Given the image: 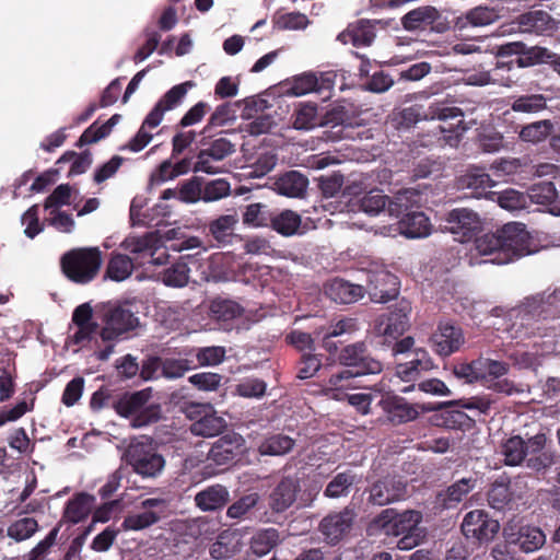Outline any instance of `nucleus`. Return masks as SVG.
<instances>
[{
  "label": "nucleus",
  "mask_w": 560,
  "mask_h": 560,
  "mask_svg": "<svg viewBox=\"0 0 560 560\" xmlns=\"http://www.w3.org/2000/svg\"><path fill=\"white\" fill-rule=\"evenodd\" d=\"M546 444L547 436L544 433H537L527 440L513 435L502 441L499 454L506 466L515 467L525 463L530 470L541 472L556 463V453L544 451Z\"/></svg>",
  "instance_id": "nucleus-3"
},
{
  "label": "nucleus",
  "mask_w": 560,
  "mask_h": 560,
  "mask_svg": "<svg viewBox=\"0 0 560 560\" xmlns=\"http://www.w3.org/2000/svg\"><path fill=\"white\" fill-rule=\"evenodd\" d=\"M529 234L518 222L505 224L494 233H486L475 240L478 255L489 256L485 262L505 265L530 254Z\"/></svg>",
  "instance_id": "nucleus-1"
},
{
  "label": "nucleus",
  "mask_w": 560,
  "mask_h": 560,
  "mask_svg": "<svg viewBox=\"0 0 560 560\" xmlns=\"http://www.w3.org/2000/svg\"><path fill=\"white\" fill-rule=\"evenodd\" d=\"M192 85L194 83L191 81L174 85L162 96L158 104H162V107L165 112L174 109L182 103L183 98L188 92V89H190Z\"/></svg>",
  "instance_id": "nucleus-63"
},
{
  "label": "nucleus",
  "mask_w": 560,
  "mask_h": 560,
  "mask_svg": "<svg viewBox=\"0 0 560 560\" xmlns=\"http://www.w3.org/2000/svg\"><path fill=\"white\" fill-rule=\"evenodd\" d=\"M527 200L537 205H551L550 213L560 215V203H556L557 189L551 182H541L533 185L526 194Z\"/></svg>",
  "instance_id": "nucleus-35"
},
{
  "label": "nucleus",
  "mask_w": 560,
  "mask_h": 560,
  "mask_svg": "<svg viewBox=\"0 0 560 560\" xmlns=\"http://www.w3.org/2000/svg\"><path fill=\"white\" fill-rule=\"evenodd\" d=\"M280 542V534L273 527L257 530L250 538V550L261 557L270 552Z\"/></svg>",
  "instance_id": "nucleus-40"
},
{
  "label": "nucleus",
  "mask_w": 560,
  "mask_h": 560,
  "mask_svg": "<svg viewBox=\"0 0 560 560\" xmlns=\"http://www.w3.org/2000/svg\"><path fill=\"white\" fill-rule=\"evenodd\" d=\"M245 441L242 435L231 432L219 438L208 453V460L218 466H228L244 452Z\"/></svg>",
  "instance_id": "nucleus-17"
},
{
  "label": "nucleus",
  "mask_w": 560,
  "mask_h": 560,
  "mask_svg": "<svg viewBox=\"0 0 560 560\" xmlns=\"http://www.w3.org/2000/svg\"><path fill=\"white\" fill-rule=\"evenodd\" d=\"M275 190L285 197L301 198L308 186V179L298 171H289L280 175L273 183Z\"/></svg>",
  "instance_id": "nucleus-31"
},
{
  "label": "nucleus",
  "mask_w": 560,
  "mask_h": 560,
  "mask_svg": "<svg viewBox=\"0 0 560 560\" xmlns=\"http://www.w3.org/2000/svg\"><path fill=\"white\" fill-rule=\"evenodd\" d=\"M124 458L142 478H156L165 468V458L151 440L137 441L128 445Z\"/></svg>",
  "instance_id": "nucleus-7"
},
{
  "label": "nucleus",
  "mask_w": 560,
  "mask_h": 560,
  "mask_svg": "<svg viewBox=\"0 0 560 560\" xmlns=\"http://www.w3.org/2000/svg\"><path fill=\"white\" fill-rule=\"evenodd\" d=\"M189 267L186 262L178 260L164 269L161 273L162 281L167 287L182 288L189 281Z\"/></svg>",
  "instance_id": "nucleus-45"
},
{
  "label": "nucleus",
  "mask_w": 560,
  "mask_h": 560,
  "mask_svg": "<svg viewBox=\"0 0 560 560\" xmlns=\"http://www.w3.org/2000/svg\"><path fill=\"white\" fill-rule=\"evenodd\" d=\"M94 501L95 498L86 492L74 494L66 504L63 518L71 524L82 522L91 513Z\"/></svg>",
  "instance_id": "nucleus-33"
},
{
  "label": "nucleus",
  "mask_w": 560,
  "mask_h": 560,
  "mask_svg": "<svg viewBox=\"0 0 560 560\" xmlns=\"http://www.w3.org/2000/svg\"><path fill=\"white\" fill-rule=\"evenodd\" d=\"M545 50L538 47H527L522 42H511L497 47L494 55L498 57L516 55L517 68H526L537 63Z\"/></svg>",
  "instance_id": "nucleus-24"
},
{
  "label": "nucleus",
  "mask_w": 560,
  "mask_h": 560,
  "mask_svg": "<svg viewBox=\"0 0 560 560\" xmlns=\"http://www.w3.org/2000/svg\"><path fill=\"white\" fill-rule=\"evenodd\" d=\"M318 529L324 540L335 546L350 533V508L345 506L339 512H331L319 523Z\"/></svg>",
  "instance_id": "nucleus-19"
},
{
  "label": "nucleus",
  "mask_w": 560,
  "mask_h": 560,
  "mask_svg": "<svg viewBox=\"0 0 560 560\" xmlns=\"http://www.w3.org/2000/svg\"><path fill=\"white\" fill-rule=\"evenodd\" d=\"M397 230L408 238H422L431 234L432 224L423 212H407L398 222Z\"/></svg>",
  "instance_id": "nucleus-29"
},
{
  "label": "nucleus",
  "mask_w": 560,
  "mask_h": 560,
  "mask_svg": "<svg viewBox=\"0 0 560 560\" xmlns=\"http://www.w3.org/2000/svg\"><path fill=\"white\" fill-rule=\"evenodd\" d=\"M210 311L217 320L228 322L241 316L243 308L234 301L217 299L211 302Z\"/></svg>",
  "instance_id": "nucleus-51"
},
{
  "label": "nucleus",
  "mask_w": 560,
  "mask_h": 560,
  "mask_svg": "<svg viewBox=\"0 0 560 560\" xmlns=\"http://www.w3.org/2000/svg\"><path fill=\"white\" fill-rule=\"evenodd\" d=\"M203 178L194 176L179 184L178 200L184 203H196L202 200Z\"/></svg>",
  "instance_id": "nucleus-53"
},
{
  "label": "nucleus",
  "mask_w": 560,
  "mask_h": 560,
  "mask_svg": "<svg viewBox=\"0 0 560 560\" xmlns=\"http://www.w3.org/2000/svg\"><path fill=\"white\" fill-rule=\"evenodd\" d=\"M291 124L294 129L310 130L317 125V107L312 104L301 105L291 116Z\"/></svg>",
  "instance_id": "nucleus-50"
},
{
  "label": "nucleus",
  "mask_w": 560,
  "mask_h": 560,
  "mask_svg": "<svg viewBox=\"0 0 560 560\" xmlns=\"http://www.w3.org/2000/svg\"><path fill=\"white\" fill-rule=\"evenodd\" d=\"M547 107V100L542 94H525L514 97L511 109L515 113L536 114Z\"/></svg>",
  "instance_id": "nucleus-43"
},
{
  "label": "nucleus",
  "mask_w": 560,
  "mask_h": 560,
  "mask_svg": "<svg viewBox=\"0 0 560 560\" xmlns=\"http://www.w3.org/2000/svg\"><path fill=\"white\" fill-rule=\"evenodd\" d=\"M516 24L520 32L536 35L550 34L556 27L553 19L541 10L521 14L516 20Z\"/></svg>",
  "instance_id": "nucleus-27"
},
{
  "label": "nucleus",
  "mask_w": 560,
  "mask_h": 560,
  "mask_svg": "<svg viewBox=\"0 0 560 560\" xmlns=\"http://www.w3.org/2000/svg\"><path fill=\"white\" fill-rule=\"evenodd\" d=\"M446 230L460 243L470 241L482 229L479 214L467 208H457L450 211L445 219Z\"/></svg>",
  "instance_id": "nucleus-13"
},
{
  "label": "nucleus",
  "mask_w": 560,
  "mask_h": 560,
  "mask_svg": "<svg viewBox=\"0 0 560 560\" xmlns=\"http://www.w3.org/2000/svg\"><path fill=\"white\" fill-rule=\"evenodd\" d=\"M156 238L152 233H147L143 236L127 237L122 243L121 247L132 254H141L150 252L153 257Z\"/></svg>",
  "instance_id": "nucleus-59"
},
{
  "label": "nucleus",
  "mask_w": 560,
  "mask_h": 560,
  "mask_svg": "<svg viewBox=\"0 0 560 560\" xmlns=\"http://www.w3.org/2000/svg\"><path fill=\"white\" fill-rule=\"evenodd\" d=\"M271 213L261 203H250L243 213V222L254 226H265L270 223Z\"/></svg>",
  "instance_id": "nucleus-62"
},
{
  "label": "nucleus",
  "mask_w": 560,
  "mask_h": 560,
  "mask_svg": "<svg viewBox=\"0 0 560 560\" xmlns=\"http://www.w3.org/2000/svg\"><path fill=\"white\" fill-rule=\"evenodd\" d=\"M559 302L560 290L533 296L527 306L513 310L510 316L515 320L508 329L510 337L523 339L533 335L535 332L534 318H547L549 314L553 313V308Z\"/></svg>",
  "instance_id": "nucleus-5"
},
{
  "label": "nucleus",
  "mask_w": 560,
  "mask_h": 560,
  "mask_svg": "<svg viewBox=\"0 0 560 560\" xmlns=\"http://www.w3.org/2000/svg\"><path fill=\"white\" fill-rule=\"evenodd\" d=\"M258 501L259 494L257 492L245 494L228 508L226 516L235 520L245 518Z\"/></svg>",
  "instance_id": "nucleus-56"
},
{
  "label": "nucleus",
  "mask_w": 560,
  "mask_h": 560,
  "mask_svg": "<svg viewBox=\"0 0 560 560\" xmlns=\"http://www.w3.org/2000/svg\"><path fill=\"white\" fill-rule=\"evenodd\" d=\"M411 306L408 302H399L388 314L381 315L374 325L375 334L384 338V342L390 343L397 340L408 328V314Z\"/></svg>",
  "instance_id": "nucleus-12"
},
{
  "label": "nucleus",
  "mask_w": 560,
  "mask_h": 560,
  "mask_svg": "<svg viewBox=\"0 0 560 560\" xmlns=\"http://www.w3.org/2000/svg\"><path fill=\"white\" fill-rule=\"evenodd\" d=\"M388 197L380 190H371L357 202L358 210L370 215H376L381 211H387Z\"/></svg>",
  "instance_id": "nucleus-46"
},
{
  "label": "nucleus",
  "mask_w": 560,
  "mask_h": 560,
  "mask_svg": "<svg viewBox=\"0 0 560 560\" xmlns=\"http://www.w3.org/2000/svg\"><path fill=\"white\" fill-rule=\"evenodd\" d=\"M491 199L497 200L499 206L509 211L526 208L527 196L515 189H506L501 192H490Z\"/></svg>",
  "instance_id": "nucleus-48"
},
{
  "label": "nucleus",
  "mask_w": 560,
  "mask_h": 560,
  "mask_svg": "<svg viewBox=\"0 0 560 560\" xmlns=\"http://www.w3.org/2000/svg\"><path fill=\"white\" fill-rule=\"evenodd\" d=\"M406 495V485L401 479L387 477L374 483L369 500L375 505H385Z\"/></svg>",
  "instance_id": "nucleus-21"
},
{
  "label": "nucleus",
  "mask_w": 560,
  "mask_h": 560,
  "mask_svg": "<svg viewBox=\"0 0 560 560\" xmlns=\"http://www.w3.org/2000/svg\"><path fill=\"white\" fill-rule=\"evenodd\" d=\"M105 326L100 335L104 341H113L120 335L132 330L139 324L138 317L128 305H115L104 314Z\"/></svg>",
  "instance_id": "nucleus-15"
},
{
  "label": "nucleus",
  "mask_w": 560,
  "mask_h": 560,
  "mask_svg": "<svg viewBox=\"0 0 560 560\" xmlns=\"http://www.w3.org/2000/svg\"><path fill=\"white\" fill-rule=\"evenodd\" d=\"M427 200L424 192L418 188H405L388 198L387 212L399 218L412 208H419Z\"/></svg>",
  "instance_id": "nucleus-25"
},
{
  "label": "nucleus",
  "mask_w": 560,
  "mask_h": 560,
  "mask_svg": "<svg viewBox=\"0 0 560 560\" xmlns=\"http://www.w3.org/2000/svg\"><path fill=\"white\" fill-rule=\"evenodd\" d=\"M441 19L440 11L433 5H421L407 12L400 23L408 32L422 31Z\"/></svg>",
  "instance_id": "nucleus-26"
},
{
  "label": "nucleus",
  "mask_w": 560,
  "mask_h": 560,
  "mask_svg": "<svg viewBox=\"0 0 560 560\" xmlns=\"http://www.w3.org/2000/svg\"><path fill=\"white\" fill-rule=\"evenodd\" d=\"M510 527L504 528V535L510 542H515L524 552H534L540 549L546 542V535L536 526H523L517 535L510 532Z\"/></svg>",
  "instance_id": "nucleus-28"
},
{
  "label": "nucleus",
  "mask_w": 560,
  "mask_h": 560,
  "mask_svg": "<svg viewBox=\"0 0 560 560\" xmlns=\"http://www.w3.org/2000/svg\"><path fill=\"white\" fill-rule=\"evenodd\" d=\"M207 136L203 135L201 140V144L205 148L197 153L192 172L215 174L218 173V167L212 164V161L219 162L233 154L235 152V144L225 137H219L207 142Z\"/></svg>",
  "instance_id": "nucleus-11"
},
{
  "label": "nucleus",
  "mask_w": 560,
  "mask_h": 560,
  "mask_svg": "<svg viewBox=\"0 0 560 560\" xmlns=\"http://www.w3.org/2000/svg\"><path fill=\"white\" fill-rule=\"evenodd\" d=\"M307 23V16L300 12L278 14L273 18L275 27L278 30H302Z\"/></svg>",
  "instance_id": "nucleus-64"
},
{
  "label": "nucleus",
  "mask_w": 560,
  "mask_h": 560,
  "mask_svg": "<svg viewBox=\"0 0 560 560\" xmlns=\"http://www.w3.org/2000/svg\"><path fill=\"white\" fill-rule=\"evenodd\" d=\"M72 162L70 166L69 175H80L86 172L91 166L93 159L92 153L85 150L81 153L74 151L65 152L58 160L57 164Z\"/></svg>",
  "instance_id": "nucleus-52"
},
{
  "label": "nucleus",
  "mask_w": 560,
  "mask_h": 560,
  "mask_svg": "<svg viewBox=\"0 0 560 560\" xmlns=\"http://www.w3.org/2000/svg\"><path fill=\"white\" fill-rule=\"evenodd\" d=\"M301 222L300 214L292 210L272 212L270 217V226L283 236L294 235L298 232Z\"/></svg>",
  "instance_id": "nucleus-39"
},
{
  "label": "nucleus",
  "mask_w": 560,
  "mask_h": 560,
  "mask_svg": "<svg viewBox=\"0 0 560 560\" xmlns=\"http://www.w3.org/2000/svg\"><path fill=\"white\" fill-rule=\"evenodd\" d=\"M350 330V319L341 318L336 323H331L327 328V332L323 337V347L330 354L335 355L338 352L336 338L347 335Z\"/></svg>",
  "instance_id": "nucleus-49"
},
{
  "label": "nucleus",
  "mask_w": 560,
  "mask_h": 560,
  "mask_svg": "<svg viewBox=\"0 0 560 560\" xmlns=\"http://www.w3.org/2000/svg\"><path fill=\"white\" fill-rule=\"evenodd\" d=\"M415 340L412 337H406L397 341L393 347V355L405 354L411 352L412 358L404 363L395 366V377L401 382H415L422 372L430 371L434 368V363L427 350L422 348L412 349Z\"/></svg>",
  "instance_id": "nucleus-8"
},
{
  "label": "nucleus",
  "mask_w": 560,
  "mask_h": 560,
  "mask_svg": "<svg viewBox=\"0 0 560 560\" xmlns=\"http://www.w3.org/2000/svg\"><path fill=\"white\" fill-rule=\"evenodd\" d=\"M422 514L419 511L407 510L398 513L394 509H386L374 520V526L388 536H400L419 528Z\"/></svg>",
  "instance_id": "nucleus-10"
},
{
  "label": "nucleus",
  "mask_w": 560,
  "mask_h": 560,
  "mask_svg": "<svg viewBox=\"0 0 560 560\" xmlns=\"http://www.w3.org/2000/svg\"><path fill=\"white\" fill-rule=\"evenodd\" d=\"M132 259L120 253H113L107 262L106 276L114 281L127 279L133 271Z\"/></svg>",
  "instance_id": "nucleus-42"
},
{
  "label": "nucleus",
  "mask_w": 560,
  "mask_h": 560,
  "mask_svg": "<svg viewBox=\"0 0 560 560\" xmlns=\"http://www.w3.org/2000/svg\"><path fill=\"white\" fill-rule=\"evenodd\" d=\"M476 480L472 478H463L451 485L438 497L440 505L444 509L456 506L475 488Z\"/></svg>",
  "instance_id": "nucleus-36"
},
{
  "label": "nucleus",
  "mask_w": 560,
  "mask_h": 560,
  "mask_svg": "<svg viewBox=\"0 0 560 560\" xmlns=\"http://www.w3.org/2000/svg\"><path fill=\"white\" fill-rule=\"evenodd\" d=\"M378 21L360 20L357 22L354 30H352V45L368 46L375 38V26Z\"/></svg>",
  "instance_id": "nucleus-60"
},
{
  "label": "nucleus",
  "mask_w": 560,
  "mask_h": 560,
  "mask_svg": "<svg viewBox=\"0 0 560 560\" xmlns=\"http://www.w3.org/2000/svg\"><path fill=\"white\" fill-rule=\"evenodd\" d=\"M238 223L237 214H223L208 224L210 235L221 245L232 244L236 236L234 231Z\"/></svg>",
  "instance_id": "nucleus-34"
},
{
  "label": "nucleus",
  "mask_w": 560,
  "mask_h": 560,
  "mask_svg": "<svg viewBox=\"0 0 560 560\" xmlns=\"http://www.w3.org/2000/svg\"><path fill=\"white\" fill-rule=\"evenodd\" d=\"M432 341L438 354L448 357L462 348L465 337L460 327L446 323L439 326Z\"/></svg>",
  "instance_id": "nucleus-20"
},
{
  "label": "nucleus",
  "mask_w": 560,
  "mask_h": 560,
  "mask_svg": "<svg viewBox=\"0 0 560 560\" xmlns=\"http://www.w3.org/2000/svg\"><path fill=\"white\" fill-rule=\"evenodd\" d=\"M229 501V490L220 483L209 486L195 495L196 506L203 512L220 510Z\"/></svg>",
  "instance_id": "nucleus-30"
},
{
  "label": "nucleus",
  "mask_w": 560,
  "mask_h": 560,
  "mask_svg": "<svg viewBox=\"0 0 560 560\" xmlns=\"http://www.w3.org/2000/svg\"><path fill=\"white\" fill-rule=\"evenodd\" d=\"M231 192V185L224 178H218L203 183L202 201L212 202L228 197Z\"/></svg>",
  "instance_id": "nucleus-58"
},
{
  "label": "nucleus",
  "mask_w": 560,
  "mask_h": 560,
  "mask_svg": "<svg viewBox=\"0 0 560 560\" xmlns=\"http://www.w3.org/2000/svg\"><path fill=\"white\" fill-rule=\"evenodd\" d=\"M500 529L497 520L491 518L482 510L468 512L462 523V532L467 539H472L479 544L491 541Z\"/></svg>",
  "instance_id": "nucleus-14"
},
{
  "label": "nucleus",
  "mask_w": 560,
  "mask_h": 560,
  "mask_svg": "<svg viewBox=\"0 0 560 560\" xmlns=\"http://www.w3.org/2000/svg\"><path fill=\"white\" fill-rule=\"evenodd\" d=\"M197 408L205 409V415L191 423L190 431L192 434L198 436H214L224 430L226 427L225 420L217 416V413L211 410L210 405H191L189 407V417L196 412L195 409Z\"/></svg>",
  "instance_id": "nucleus-23"
},
{
  "label": "nucleus",
  "mask_w": 560,
  "mask_h": 560,
  "mask_svg": "<svg viewBox=\"0 0 560 560\" xmlns=\"http://www.w3.org/2000/svg\"><path fill=\"white\" fill-rule=\"evenodd\" d=\"M493 186L494 182L481 170H471L458 178V187L470 190L475 198H491L489 189Z\"/></svg>",
  "instance_id": "nucleus-32"
},
{
  "label": "nucleus",
  "mask_w": 560,
  "mask_h": 560,
  "mask_svg": "<svg viewBox=\"0 0 560 560\" xmlns=\"http://www.w3.org/2000/svg\"><path fill=\"white\" fill-rule=\"evenodd\" d=\"M103 254L98 247H78L66 252L60 258L62 273L77 284H88L100 273Z\"/></svg>",
  "instance_id": "nucleus-4"
},
{
  "label": "nucleus",
  "mask_w": 560,
  "mask_h": 560,
  "mask_svg": "<svg viewBox=\"0 0 560 560\" xmlns=\"http://www.w3.org/2000/svg\"><path fill=\"white\" fill-rule=\"evenodd\" d=\"M385 409L388 413V419L397 424L412 421L419 416L413 405L397 396L388 397L385 400Z\"/></svg>",
  "instance_id": "nucleus-37"
},
{
  "label": "nucleus",
  "mask_w": 560,
  "mask_h": 560,
  "mask_svg": "<svg viewBox=\"0 0 560 560\" xmlns=\"http://www.w3.org/2000/svg\"><path fill=\"white\" fill-rule=\"evenodd\" d=\"M38 530V523L33 517L19 518L9 525L7 534L15 541L31 538Z\"/></svg>",
  "instance_id": "nucleus-54"
},
{
  "label": "nucleus",
  "mask_w": 560,
  "mask_h": 560,
  "mask_svg": "<svg viewBox=\"0 0 560 560\" xmlns=\"http://www.w3.org/2000/svg\"><path fill=\"white\" fill-rule=\"evenodd\" d=\"M512 500L513 493L510 487L504 482L495 481L488 492L489 505L498 511L504 510Z\"/></svg>",
  "instance_id": "nucleus-55"
},
{
  "label": "nucleus",
  "mask_w": 560,
  "mask_h": 560,
  "mask_svg": "<svg viewBox=\"0 0 560 560\" xmlns=\"http://www.w3.org/2000/svg\"><path fill=\"white\" fill-rule=\"evenodd\" d=\"M372 265H375V262H369L368 267L352 266V303L363 300L365 294L369 295L373 281Z\"/></svg>",
  "instance_id": "nucleus-41"
},
{
  "label": "nucleus",
  "mask_w": 560,
  "mask_h": 560,
  "mask_svg": "<svg viewBox=\"0 0 560 560\" xmlns=\"http://www.w3.org/2000/svg\"><path fill=\"white\" fill-rule=\"evenodd\" d=\"M294 446V440L284 434H273L259 445L261 455L280 456L289 453Z\"/></svg>",
  "instance_id": "nucleus-44"
},
{
  "label": "nucleus",
  "mask_w": 560,
  "mask_h": 560,
  "mask_svg": "<svg viewBox=\"0 0 560 560\" xmlns=\"http://www.w3.org/2000/svg\"><path fill=\"white\" fill-rule=\"evenodd\" d=\"M142 511L127 515L121 524L125 530H142L162 518L166 509V501L160 498H150L141 502Z\"/></svg>",
  "instance_id": "nucleus-16"
},
{
  "label": "nucleus",
  "mask_w": 560,
  "mask_h": 560,
  "mask_svg": "<svg viewBox=\"0 0 560 560\" xmlns=\"http://www.w3.org/2000/svg\"><path fill=\"white\" fill-rule=\"evenodd\" d=\"M300 490L299 480L283 477L272 489L268 497V505L276 513L287 511L295 501Z\"/></svg>",
  "instance_id": "nucleus-22"
},
{
  "label": "nucleus",
  "mask_w": 560,
  "mask_h": 560,
  "mask_svg": "<svg viewBox=\"0 0 560 560\" xmlns=\"http://www.w3.org/2000/svg\"><path fill=\"white\" fill-rule=\"evenodd\" d=\"M552 129L553 124L551 120H538L524 126L520 131V138L526 142L538 143L547 139Z\"/></svg>",
  "instance_id": "nucleus-47"
},
{
  "label": "nucleus",
  "mask_w": 560,
  "mask_h": 560,
  "mask_svg": "<svg viewBox=\"0 0 560 560\" xmlns=\"http://www.w3.org/2000/svg\"><path fill=\"white\" fill-rule=\"evenodd\" d=\"M381 371V362L366 354L362 343L352 347V378L361 375L377 374Z\"/></svg>",
  "instance_id": "nucleus-38"
},
{
  "label": "nucleus",
  "mask_w": 560,
  "mask_h": 560,
  "mask_svg": "<svg viewBox=\"0 0 560 560\" xmlns=\"http://www.w3.org/2000/svg\"><path fill=\"white\" fill-rule=\"evenodd\" d=\"M463 113L457 107H448L442 103H431L429 106L413 105L406 107L394 115L399 127L410 128L419 121L439 119L446 121L457 119Z\"/></svg>",
  "instance_id": "nucleus-9"
},
{
  "label": "nucleus",
  "mask_w": 560,
  "mask_h": 560,
  "mask_svg": "<svg viewBox=\"0 0 560 560\" xmlns=\"http://www.w3.org/2000/svg\"><path fill=\"white\" fill-rule=\"evenodd\" d=\"M325 294L335 303H350V282L335 278L325 285Z\"/></svg>",
  "instance_id": "nucleus-61"
},
{
  "label": "nucleus",
  "mask_w": 560,
  "mask_h": 560,
  "mask_svg": "<svg viewBox=\"0 0 560 560\" xmlns=\"http://www.w3.org/2000/svg\"><path fill=\"white\" fill-rule=\"evenodd\" d=\"M453 374L456 378L467 384L481 383L488 389L506 396L523 395L529 393V387L516 384L505 378L510 364L505 361L480 355L471 362H459L453 365Z\"/></svg>",
  "instance_id": "nucleus-2"
},
{
  "label": "nucleus",
  "mask_w": 560,
  "mask_h": 560,
  "mask_svg": "<svg viewBox=\"0 0 560 560\" xmlns=\"http://www.w3.org/2000/svg\"><path fill=\"white\" fill-rule=\"evenodd\" d=\"M372 266L373 281L369 291L370 300L375 303H387L397 298L399 293L398 278L377 264Z\"/></svg>",
  "instance_id": "nucleus-18"
},
{
  "label": "nucleus",
  "mask_w": 560,
  "mask_h": 560,
  "mask_svg": "<svg viewBox=\"0 0 560 560\" xmlns=\"http://www.w3.org/2000/svg\"><path fill=\"white\" fill-rule=\"evenodd\" d=\"M150 398V389L126 392L114 400L112 406L119 416L124 418L132 417L131 424L133 428H142L159 421L161 418V406L158 404L148 405Z\"/></svg>",
  "instance_id": "nucleus-6"
},
{
  "label": "nucleus",
  "mask_w": 560,
  "mask_h": 560,
  "mask_svg": "<svg viewBox=\"0 0 560 560\" xmlns=\"http://www.w3.org/2000/svg\"><path fill=\"white\" fill-rule=\"evenodd\" d=\"M465 19L471 26L482 27L497 22L499 13L493 8L480 5L469 10L465 14Z\"/></svg>",
  "instance_id": "nucleus-57"
}]
</instances>
